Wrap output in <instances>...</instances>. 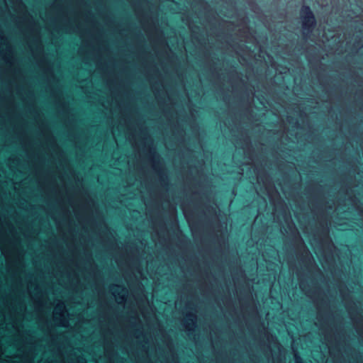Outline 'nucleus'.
<instances>
[{
	"label": "nucleus",
	"instance_id": "1",
	"mask_svg": "<svg viewBox=\"0 0 363 363\" xmlns=\"http://www.w3.org/2000/svg\"><path fill=\"white\" fill-rule=\"evenodd\" d=\"M301 18L303 32H308L310 29L315 25V18L308 7L303 6L301 9Z\"/></svg>",
	"mask_w": 363,
	"mask_h": 363
},
{
	"label": "nucleus",
	"instance_id": "2",
	"mask_svg": "<svg viewBox=\"0 0 363 363\" xmlns=\"http://www.w3.org/2000/svg\"><path fill=\"white\" fill-rule=\"evenodd\" d=\"M296 362H297V363H298V358H296Z\"/></svg>",
	"mask_w": 363,
	"mask_h": 363
}]
</instances>
